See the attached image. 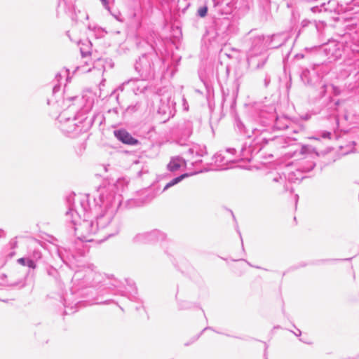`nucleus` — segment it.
<instances>
[{
	"label": "nucleus",
	"instance_id": "1",
	"mask_svg": "<svg viewBox=\"0 0 359 359\" xmlns=\"http://www.w3.org/2000/svg\"><path fill=\"white\" fill-rule=\"evenodd\" d=\"M102 210L96 219V224L100 230L106 229L108 226H114L113 231H109V235L114 234L118 231L117 221L115 215L121 205L120 196H116L112 193H102L100 196Z\"/></svg>",
	"mask_w": 359,
	"mask_h": 359
},
{
	"label": "nucleus",
	"instance_id": "2",
	"mask_svg": "<svg viewBox=\"0 0 359 359\" xmlns=\"http://www.w3.org/2000/svg\"><path fill=\"white\" fill-rule=\"evenodd\" d=\"M81 212H79L78 208H69L66 212V219L72 222L74 225V231L78 238L83 241H92L91 236L96 234L100 231L96 223L88 219L81 220V214L85 217L86 212V208H82Z\"/></svg>",
	"mask_w": 359,
	"mask_h": 359
},
{
	"label": "nucleus",
	"instance_id": "3",
	"mask_svg": "<svg viewBox=\"0 0 359 359\" xmlns=\"http://www.w3.org/2000/svg\"><path fill=\"white\" fill-rule=\"evenodd\" d=\"M58 118L60 122L62 123L61 125L62 130L67 134H78L86 132L92 124V120L87 118H83L81 121H78L75 118L66 119L65 113L61 114Z\"/></svg>",
	"mask_w": 359,
	"mask_h": 359
},
{
	"label": "nucleus",
	"instance_id": "4",
	"mask_svg": "<svg viewBox=\"0 0 359 359\" xmlns=\"http://www.w3.org/2000/svg\"><path fill=\"white\" fill-rule=\"evenodd\" d=\"M135 69L140 74L143 79H148L154 76V62L152 56L143 55L137 61Z\"/></svg>",
	"mask_w": 359,
	"mask_h": 359
},
{
	"label": "nucleus",
	"instance_id": "5",
	"mask_svg": "<svg viewBox=\"0 0 359 359\" xmlns=\"http://www.w3.org/2000/svg\"><path fill=\"white\" fill-rule=\"evenodd\" d=\"M83 57L86 59L83 62L85 65H81L78 67V70L85 73L89 72L93 69L97 72L98 75H102L105 70V64L107 63L106 60L103 58H98L96 60L92 62V60L88 56L87 54H84L83 52Z\"/></svg>",
	"mask_w": 359,
	"mask_h": 359
},
{
	"label": "nucleus",
	"instance_id": "6",
	"mask_svg": "<svg viewBox=\"0 0 359 359\" xmlns=\"http://www.w3.org/2000/svg\"><path fill=\"white\" fill-rule=\"evenodd\" d=\"M264 40V39L262 36H258L254 39L247 55V60L249 63L253 62V57L261 54L264 50L265 44Z\"/></svg>",
	"mask_w": 359,
	"mask_h": 359
},
{
	"label": "nucleus",
	"instance_id": "7",
	"mask_svg": "<svg viewBox=\"0 0 359 359\" xmlns=\"http://www.w3.org/2000/svg\"><path fill=\"white\" fill-rule=\"evenodd\" d=\"M233 149H229L224 151H221L214 156L215 163L220 166L222 169H227V165L229 163L234 162L236 160L231 157L234 152Z\"/></svg>",
	"mask_w": 359,
	"mask_h": 359
},
{
	"label": "nucleus",
	"instance_id": "8",
	"mask_svg": "<svg viewBox=\"0 0 359 359\" xmlns=\"http://www.w3.org/2000/svg\"><path fill=\"white\" fill-rule=\"evenodd\" d=\"M165 235L157 230L149 233H139L135 237L136 242L163 241Z\"/></svg>",
	"mask_w": 359,
	"mask_h": 359
},
{
	"label": "nucleus",
	"instance_id": "9",
	"mask_svg": "<svg viewBox=\"0 0 359 359\" xmlns=\"http://www.w3.org/2000/svg\"><path fill=\"white\" fill-rule=\"evenodd\" d=\"M115 137L123 143L135 145L137 143V140L133 138L128 132L123 130H115Z\"/></svg>",
	"mask_w": 359,
	"mask_h": 359
},
{
	"label": "nucleus",
	"instance_id": "10",
	"mask_svg": "<svg viewBox=\"0 0 359 359\" xmlns=\"http://www.w3.org/2000/svg\"><path fill=\"white\" fill-rule=\"evenodd\" d=\"M324 51L330 58H337L340 56L339 44L335 41H330L326 44L324 47Z\"/></svg>",
	"mask_w": 359,
	"mask_h": 359
},
{
	"label": "nucleus",
	"instance_id": "11",
	"mask_svg": "<svg viewBox=\"0 0 359 359\" xmlns=\"http://www.w3.org/2000/svg\"><path fill=\"white\" fill-rule=\"evenodd\" d=\"M128 83H131L133 86V91L135 94L139 93H143L146 86L144 85L143 81H132L128 82Z\"/></svg>",
	"mask_w": 359,
	"mask_h": 359
},
{
	"label": "nucleus",
	"instance_id": "12",
	"mask_svg": "<svg viewBox=\"0 0 359 359\" xmlns=\"http://www.w3.org/2000/svg\"><path fill=\"white\" fill-rule=\"evenodd\" d=\"M183 163V161L180 158H172L168 165V169L171 171L178 170Z\"/></svg>",
	"mask_w": 359,
	"mask_h": 359
},
{
	"label": "nucleus",
	"instance_id": "13",
	"mask_svg": "<svg viewBox=\"0 0 359 359\" xmlns=\"http://www.w3.org/2000/svg\"><path fill=\"white\" fill-rule=\"evenodd\" d=\"M188 175L187 174H184V175H182L177 177H175L174 179H172L169 183H168L164 189H163V191L168 189V188L174 186L175 184H177L178 182H180L181 180H182L184 178H185L186 177H187Z\"/></svg>",
	"mask_w": 359,
	"mask_h": 359
},
{
	"label": "nucleus",
	"instance_id": "14",
	"mask_svg": "<svg viewBox=\"0 0 359 359\" xmlns=\"http://www.w3.org/2000/svg\"><path fill=\"white\" fill-rule=\"evenodd\" d=\"M25 285V279H21L18 281H15V282H12L11 283H9V286L11 287H24Z\"/></svg>",
	"mask_w": 359,
	"mask_h": 359
},
{
	"label": "nucleus",
	"instance_id": "15",
	"mask_svg": "<svg viewBox=\"0 0 359 359\" xmlns=\"http://www.w3.org/2000/svg\"><path fill=\"white\" fill-rule=\"evenodd\" d=\"M187 152L191 155H194V154H196V155H198V156L203 155L201 153H199L198 147L197 146H193L192 147H190L188 149Z\"/></svg>",
	"mask_w": 359,
	"mask_h": 359
},
{
	"label": "nucleus",
	"instance_id": "16",
	"mask_svg": "<svg viewBox=\"0 0 359 359\" xmlns=\"http://www.w3.org/2000/svg\"><path fill=\"white\" fill-rule=\"evenodd\" d=\"M208 12V8L206 6L201 7L198 11V14L200 17H205Z\"/></svg>",
	"mask_w": 359,
	"mask_h": 359
},
{
	"label": "nucleus",
	"instance_id": "17",
	"mask_svg": "<svg viewBox=\"0 0 359 359\" xmlns=\"http://www.w3.org/2000/svg\"><path fill=\"white\" fill-rule=\"evenodd\" d=\"M26 266H28L29 268L34 269L36 267V264L34 263V262L33 260L27 259Z\"/></svg>",
	"mask_w": 359,
	"mask_h": 359
},
{
	"label": "nucleus",
	"instance_id": "18",
	"mask_svg": "<svg viewBox=\"0 0 359 359\" xmlns=\"http://www.w3.org/2000/svg\"><path fill=\"white\" fill-rule=\"evenodd\" d=\"M27 259H25V258H20L18 259V262L20 264L23 265V266L27 265Z\"/></svg>",
	"mask_w": 359,
	"mask_h": 359
},
{
	"label": "nucleus",
	"instance_id": "19",
	"mask_svg": "<svg viewBox=\"0 0 359 359\" xmlns=\"http://www.w3.org/2000/svg\"><path fill=\"white\" fill-rule=\"evenodd\" d=\"M331 136V133L330 132L324 131L322 133L321 137L323 138H328L330 139Z\"/></svg>",
	"mask_w": 359,
	"mask_h": 359
},
{
	"label": "nucleus",
	"instance_id": "20",
	"mask_svg": "<svg viewBox=\"0 0 359 359\" xmlns=\"http://www.w3.org/2000/svg\"><path fill=\"white\" fill-rule=\"evenodd\" d=\"M309 151V147L306 145H304L301 149V154H306Z\"/></svg>",
	"mask_w": 359,
	"mask_h": 359
},
{
	"label": "nucleus",
	"instance_id": "21",
	"mask_svg": "<svg viewBox=\"0 0 359 359\" xmlns=\"http://www.w3.org/2000/svg\"><path fill=\"white\" fill-rule=\"evenodd\" d=\"M102 1V4H103V6L106 8H108V2H107V0H100Z\"/></svg>",
	"mask_w": 359,
	"mask_h": 359
},
{
	"label": "nucleus",
	"instance_id": "22",
	"mask_svg": "<svg viewBox=\"0 0 359 359\" xmlns=\"http://www.w3.org/2000/svg\"><path fill=\"white\" fill-rule=\"evenodd\" d=\"M266 57H264V58L262 59V64L261 67H262V66L264 65V63H265V62H266ZM257 67H260V65H259V64L257 65Z\"/></svg>",
	"mask_w": 359,
	"mask_h": 359
},
{
	"label": "nucleus",
	"instance_id": "23",
	"mask_svg": "<svg viewBox=\"0 0 359 359\" xmlns=\"http://www.w3.org/2000/svg\"><path fill=\"white\" fill-rule=\"evenodd\" d=\"M279 179H282L281 177H279ZM273 181L274 182H278L279 181L278 177H274L273 178Z\"/></svg>",
	"mask_w": 359,
	"mask_h": 359
},
{
	"label": "nucleus",
	"instance_id": "24",
	"mask_svg": "<svg viewBox=\"0 0 359 359\" xmlns=\"http://www.w3.org/2000/svg\"><path fill=\"white\" fill-rule=\"evenodd\" d=\"M78 97H68L67 98L68 100H74V99H77Z\"/></svg>",
	"mask_w": 359,
	"mask_h": 359
},
{
	"label": "nucleus",
	"instance_id": "25",
	"mask_svg": "<svg viewBox=\"0 0 359 359\" xmlns=\"http://www.w3.org/2000/svg\"><path fill=\"white\" fill-rule=\"evenodd\" d=\"M297 336H299L301 334V331L298 330V332L295 333Z\"/></svg>",
	"mask_w": 359,
	"mask_h": 359
},
{
	"label": "nucleus",
	"instance_id": "26",
	"mask_svg": "<svg viewBox=\"0 0 359 359\" xmlns=\"http://www.w3.org/2000/svg\"><path fill=\"white\" fill-rule=\"evenodd\" d=\"M311 139H314V140H319L318 137H311Z\"/></svg>",
	"mask_w": 359,
	"mask_h": 359
},
{
	"label": "nucleus",
	"instance_id": "27",
	"mask_svg": "<svg viewBox=\"0 0 359 359\" xmlns=\"http://www.w3.org/2000/svg\"><path fill=\"white\" fill-rule=\"evenodd\" d=\"M86 18L88 19V14H86Z\"/></svg>",
	"mask_w": 359,
	"mask_h": 359
},
{
	"label": "nucleus",
	"instance_id": "28",
	"mask_svg": "<svg viewBox=\"0 0 359 359\" xmlns=\"http://www.w3.org/2000/svg\"><path fill=\"white\" fill-rule=\"evenodd\" d=\"M91 105H92V104H91V103H90V104H89V105H88V107H91Z\"/></svg>",
	"mask_w": 359,
	"mask_h": 359
}]
</instances>
